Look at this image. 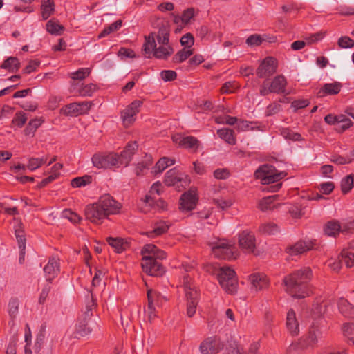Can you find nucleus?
Masks as SVG:
<instances>
[{
    "instance_id": "obj_1",
    "label": "nucleus",
    "mask_w": 354,
    "mask_h": 354,
    "mask_svg": "<svg viewBox=\"0 0 354 354\" xmlns=\"http://www.w3.org/2000/svg\"><path fill=\"white\" fill-rule=\"evenodd\" d=\"M121 207L120 203L110 194H106L101 196L97 202L86 206L85 216L91 223L99 225L109 215L118 214Z\"/></svg>"
},
{
    "instance_id": "obj_2",
    "label": "nucleus",
    "mask_w": 354,
    "mask_h": 354,
    "mask_svg": "<svg viewBox=\"0 0 354 354\" xmlns=\"http://www.w3.org/2000/svg\"><path fill=\"white\" fill-rule=\"evenodd\" d=\"M313 278V272L309 267H304L295 271L283 279L286 292L292 297L302 299L309 296L308 283Z\"/></svg>"
},
{
    "instance_id": "obj_3",
    "label": "nucleus",
    "mask_w": 354,
    "mask_h": 354,
    "mask_svg": "<svg viewBox=\"0 0 354 354\" xmlns=\"http://www.w3.org/2000/svg\"><path fill=\"white\" fill-rule=\"evenodd\" d=\"M142 268L147 274L160 277L165 273V268L158 260L166 258V253L153 244H147L142 250Z\"/></svg>"
},
{
    "instance_id": "obj_4",
    "label": "nucleus",
    "mask_w": 354,
    "mask_h": 354,
    "mask_svg": "<svg viewBox=\"0 0 354 354\" xmlns=\"http://www.w3.org/2000/svg\"><path fill=\"white\" fill-rule=\"evenodd\" d=\"M216 274L221 286L226 292L234 294L236 292L238 279L234 270L229 266L218 267Z\"/></svg>"
},
{
    "instance_id": "obj_5",
    "label": "nucleus",
    "mask_w": 354,
    "mask_h": 354,
    "mask_svg": "<svg viewBox=\"0 0 354 354\" xmlns=\"http://www.w3.org/2000/svg\"><path fill=\"white\" fill-rule=\"evenodd\" d=\"M183 287L187 300V315L192 317L196 313L200 295L189 276L183 277Z\"/></svg>"
},
{
    "instance_id": "obj_6",
    "label": "nucleus",
    "mask_w": 354,
    "mask_h": 354,
    "mask_svg": "<svg viewBox=\"0 0 354 354\" xmlns=\"http://www.w3.org/2000/svg\"><path fill=\"white\" fill-rule=\"evenodd\" d=\"M284 171H279L270 165H263L259 167L254 172V177L259 179L262 184H270L280 180L286 176Z\"/></svg>"
},
{
    "instance_id": "obj_7",
    "label": "nucleus",
    "mask_w": 354,
    "mask_h": 354,
    "mask_svg": "<svg viewBox=\"0 0 354 354\" xmlns=\"http://www.w3.org/2000/svg\"><path fill=\"white\" fill-rule=\"evenodd\" d=\"M92 162L98 169L118 168L122 165L119 155L115 153H95L92 157Z\"/></svg>"
},
{
    "instance_id": "obj_8",
    "label": "nucleus",
    "mask_w": 354,
    "mask_h": 354,
    "mask_svg": "<svg viewBox=\"0 0 354 354\" xmlns=\"http://www.w3.org/2000/svg\"><path fill=\"white\" fill-rule=\"evenodd\" d=\"M286 80L283 75L276 76L271 82L268 80H265L260 89V95H268L270 93H282L286 91Z\"/></svg>"
},
{
    "instance_id": "obj_9",
    "label": "nucleus",
    "mask_w": 354,
    "mask_h": 354,
    "mask_svg": "<svg viewBox=\"0 0 354 354\" xmlns=\"http://www.w3.org/2000/svg\"><path fill=\"white\" fill-rule=\"evenodd\" d=\"M239 245L245 253L258 254L255 252L256 239L251 231L245 230L239 234Z\"/></svg>"
},
{
    "instance_id": "obj_10",
    "label": "nucleus",
    "mask_w": 354,
    "mask_h": 354,
    "mask_svg": "<svg viewBox=\"0 0 354 354\" xmlns=\"http://www.w3.org/2000/svg\"><path fill=\"white\" fill-rule=\"evenodd\" d=\"M221 339L214 335L205 339L200 344L199 349L202 354H216L223 348Z\"/></svg>"
},
{
    "instance_id": "obj_11",
    "label": "nucleus",
    "mask_w": 354,
    "mask_h": 354,
    "mask_svg": "<svg viewBox=\"0 0 354 354\" xmlns=\"http://www.w3.org/2000/svg\"><path fill=\"white\" fill-rule=\"evenodd\" d=\"M93 105L91 101L73 102L66 105L62 109V113L66 115H79L88 112Z\"/></svg>"
},
{
    "instance_id": "obj_12",
    "label": "nucleus",
    "mask_w": 354,
    "mask_h": 354,
    "mask_svg": "<svg viewBox=\"0 0 354 354\" xmlns=\"http://www.w3.org/2000/svg\"><path fill=\"white\" fill-rule=\"evenodd\" d=\"M142 101L133 100L121 112V118L125 126L132 124L136 120V115L139 113L140 108L142 105Z\"/></svg>"
},
{
    "instance_id": "obj_13",
    "label": "nucleus",
    "mask_w": 354,
    "mask_h": 354,
    "mask_svg": "<svg viewBox=\"0 0 354 354\" xmlns=\"http://www.w3.org/2000/svg\"><path fill=\"white\" fill-rule=\"evenodd\" d=\"M322 333L318 327L313 326L308 333L302 336L299 340V346L302 349L314 347L322 337Z\"/></svg>"
},
{
    "instance_id": "obj_14",
    "label": "nucleus",
    "mask_w": 354,
    "mask_h": 354,
    "mask_svg": "<svg viewBox=\"0 0 354 354\" xmlns=\"http://www.w3.org/2000/svg\"><path fill=\"white\" fill-rule=\"evenodd\" d=\"M198 202L197 194L194 190L183 193L179 201V210L183 213L189 212L195 209Z\"/></svg>"
},
{
    "instance_id": "obj_15",
    "label": "nucleus",
    "mask_w": 354,
    "mask_h": 354,
    "mask_svg": "<svg viewBox=\"0 0 354 354\" xmlns=\"http://www.w3.org/2000/svg\"><path fill=\"white\" fill-rule=\"evenodd\" d=\"M277 60L271 57L264 59L256 71L259 78H268L275 73L277 71Z\"/></svg>"
},
{
    "instance_id": "obj_16",
    "label": "nucleus",
    "mask_w": 354,
    "mask_h": 354,
    "mask_svg": "<svg viewBox=\"0 0 354 354\" xmlns=\"http://www.w3.org/2000/svg\"><path fill=\"white\" fill-rule=\"evenodd\" d=\"M173 142L178 145L179 147L192 149L196 151L200 145V142L194 136H183L182 134L177 133L171 138Z\"/></svg>"
},
{
    "instance_id": "obj_17",
    "label": "nucleus",
    "mask_w": 354,
    "mask_h": 354,
    "mask_svg": "<svg viewBox=\"0 0 354 354\" xmlns=\"http://www.w3.org/2000/svg\"><path fill=\"white\" fill-rule=\"evenodd\" d=\"M232 245L224 241H220L212 247V252L215 257L221 259H230L233 256Z\"/></svg>"
},
{
    "instance_id": "obj_18",
    "label": "nucleus",
    "mask_w": 354,
    "mask_h": 354,
    "mask_svg": "<svg viewBox=\"0 0 354 354\" xmlns=\"http://www.w3.org/2000/svg\"><path fill=\"white\" fill-rule=\"evenodd\" d=\"M286 329L290 335L295 337L299 333V323L294 310L290 309L286 315Z\"/></svg>"
},
{
    "instance_id": "obj_19",
    "label": "nucleus",
    "mask_w": 354,
    "mask_h": 354,
    "mask_svg": "<svg viewBox=\"0 0 354 354\" xmlns=\"http://www.w3.org/2000/svg\"><path fill=\"white\" fill-rule=\"evenodd\" d=\"M160 297V294L158 293V292L152 289H149L147 290L148 304L147 311L148 313L149 319L150 320H151L156 317L155 305H159V300Z\"/></svg>"
},
{
    "instance_id": "obj_20",
    "label": "nucleus",
    "mask_w": 354,
    "mask_h": 354,
    "mask_svg": "<svg viewBox=\"0 0 354 354\" xmlns=\"http://www.w3.org/2000/svg\"><path fill=\"white\" fill-rule=\"evenodd\" d=\"M249 281L252 289L255 291L265 289L268 286V280L266 276L262 273H254L249 277Z\"/></svg>"
},
{
    "instance_id": "obj_21",
    "label": "nucleus",
    "mask_w": 354,
    "mask_h": 354,
    "mask_svg": "<svg viewBox=\"0 0 354 354\" xmlns=\"http://www.w3.org/2000/svg\"><path fill=\"white\" fill-rule=\"evenodd\" d=\"M44 271L46 275V280L50 283L59 272L58 259L55 257L50 258L47 265L44 268Z\"/></svg>"
},
{
    "instance_id": "obj_22",
    "label": "nucleus",
    "mask_w": 354,
    "mask_h": 354,
    "mask_svg": "<svg viewBox=\"0 0 354 354\" xmlns=\"http://www.w3.org/2000/svg\"><path fill=\"white\" fill-rule=\"evenodd\" d=\"M313 248V244L310 242L299 241L294 245L288 246L286 251L290 255H298L303 254Z\"/></svg>"
},
{
    "instance_id": "obj_23",
    "label": "nucleus",
    "mask_w": 354,
    "mask_h": 354,
    "mask_svg": "<svg viewBox=\"0 0 354 354\" xmlns=\"http://www.w3.org/2000/svg\"><path fill=\"white\" fill-rule=\"evenodd\" d=\"M138 145L137 142H130L125 147L124 149L122 151L120 156V160L122 162V165L125 167L128 166L130 161L131 160L132 156L137 151Z\"/></svg>"
},
{
    "instance_id": "obj_24",
    "label": "nucleus",
    "mask_w": 354,
    "mask_h": 354,
    "mask_svg": "<svg viewBox=\"0 0 354 354\" xmlns=\"http://www.w3.org/2000/svg\"><path fill=\"white\" fill-rule=\"evenodd\" d=\"M155 33L151 32L147 37H145V41L142 46V51L143 55L147 58H150L153 53L156 44L155 41Z\"/></svg>"
},
{
    "instance_id": "obj_25",
    "label": "nucleus",
    "mask_w": 354,
    "mask_h": 354,
    "mask_svg": "<svg viewBox=\"0 0 354 354\" xmlns=\"http://www.w3.org/2000/svg\"><path fill=\"white\" fill-rule=\"evenodd\" d=\"M91 318H86L85 317H81L78 319L75 334L77 337H84L90 334L92 331L91 327L88 326V321Z\"/></svg>"
},
{
    "instance_id": "obj_26",
    "label": "nucleus",
    "mask_w": 354,
    "mask_h": 354,
    "mask_svg": "<svg viewBox=\"0 0 354 354\" xmlns=\"http://www.w3.org/2000/svg\"><path fill=\"white\" fill-rule=\"evenodd\" d=\"M156 38L160 45H167L169 44V26L167 22H162L160 24Z\"/></svg>"
},
{
    "instance_id": "obj_27",
    "label": "nucleus",
    "mask_w": 354,
    "mask_h": 354,
    "mask_svg": "<svg viewBox=\"0 0 354 354\" xmlns=\"http://www.w3.org/2000/svg\"><path fill=\"white\" fill-rule=\"evenodd\" d=\"M162 192V184L160 182L153 183L148 194H146L143 202L149 205H152L155 202L156 198V195L159 196Z\"/></svg>"
},
{
    "instance_id": "obj_28",
    "label": "nucleus",
    "mask_w": 354,
    "mask_h": 354,
    "mask_svg": "<svg viewBox=\"0 0 354 354\" xmlns=\"http://www.w3.org/2000/svg\"><path fill=\"white\" fill-rule=\"evenodd\" d=\"M182 180V174L176 168L168 171L165 177V183L167 186H174Z\"/></svg>"
},
{
    "instance_id": "obj_29",
    "label": "nucleus",
    "mask_w": 354,
    "mask_h": 354,
    "mask_svg": "<svg viewBox=\"0 0 354 354\" xmlns=\"http://www.w3.org/2000/svg\"><path fill=\"white\" fill-rule=\"evenodd\" d=\"M341 224L336 220L328 221L324 227V232L329 236L335 237L340 232Z\"/></svg>"
},
{
    "instance_id": "obj_30",
    "label": "nucleus",
    "mask_w": 354,
    "mask_h": 354,
    "mask_svg": "<svg viewBox=\"0 0 354 354\" xmlns=\"http://www.w3.org/2000/svg\"><path fill=\"white\" fill-rule=\"evenodd\" d=\"M174 53L173 48L169 45H162L158 48L155 47L153 55L158 59H167Z\"/></svg>"
},
{
    "instance_id": "obj_31",
    "label": "nucleus",
    "mask_w": 354,
    "mask_h": 354,
    "mask_svg": "<svg viewBox=\"0 0 354 354\" xmlns=\"http://www.w3.org/2000/svg\"><path fill=\"white\" fill-rule=\"evenodd\" d=\"M278 198L277 195L270 196L263 198L259 201V208L263 211L272 210L278 207V205L274 204V201Z\"/></svg>"
},
{
    "instance_id": "obj_32",
    "label": "nucleus",
    "mask_w": 354,
    "mask_h": 354,
    "mask_svg": "<svg viewBox=\"0 0 354 354\" xmlns=\"http://www.w3.org/2000/svg\"><path fill=\"white\" fill-rule=\"evenodd\" d=\"M341 87V84L337 82L325 84L319 91V94H320V96L323 95H336L339 93Z\"/></svg>"
},
{
    "instance_id": "obj_33",
    "label": "nucleus",
    "mask_w": 354,
    "mask_h": 354,
    "mask_svg": "<svg viewBox=\"0 0 354 354\" xmlns=\"http://www.w3.org/2000/svg\"><path fill=\"white\" fill-rule=\"evenodd\" d=\"M328 304L326 301H316L312 308V316L314 319L321 318L326 313Z\"/></svg>"
},
{
    "instance_id": "obj_34",
    "label": "nucleus",
    "mask_w": 354,
    "mask_h": 354,
    "mask_svg": "<svg viewBox=\"0 0 354 354\" xmlns=\"http://www.w3.org/2000/svg\"><path fill=\"white\" fill-rule=\"evenodd\" d=\"M1 68L8 70L9 72L15 73L20 68V62L17 57H10L1 65Z\"/></svg>"
},
{
    "instance_id": "obj_35",
    "label": "nucleus",
    "mask_w": 354,
    "mask_h": 354,
    "mask_svg": "<svg viewBox=\"0 0 354 354\" xmlns=\"http://www.w3.org/2000/svg\"><path fill=\"white\" fill-rule=\"evenodd\" d=\"M41 10L43 19L46 20L55 11L53 0H42Z\"/></svg>"
},
{
    "instance_id": "obj_36",
    "label": "nucleus",
    "mask_w": 354,
    "mask_h": 354,
    "mask_svg": "<svg viewBox=\"0 0 354 354\" xmlns=\"http://www.w3.org/2000/svg\"><path fill=\"white\" fill-rule=\"evenodd\" d=\"M169 225L165 221H160L156 223L152 231L148 232L147 235L149 237L154 238L160 236L167 232Z\"/></svg>"
},
{
    "instance_id": "obj_37",
    "label": "nucleus",
    "mask_w": 354,
    "mask_h": 354,
    "mask_svg": "<svg viewBox=\"0 0 354 354\" xmlns=\"http://www.w3.org/2000/svg\"><path fill=\"white\" fill-rule=\"evenodd\" d=\"M46 26V30L51 35H60L64 30V27L60 25L55 19L49 20Z\"/></svg>"
},
{
    "instance_id": "obj_38",
    "label": "nucleus",
    "mask_w": 354,
    "mask_h": 354,
    "mask_svg": "<svg viewBox=\"0 0 354 354\" xmlns=\"http://www.w3.org/2000/svg\"><path fill=\"white\" fill-rule=\"evenodd\" d=\"M218 136L227 143L230 145L236 144V138L234 135V131L230 129L224 128L217 131Z\"/></svg>"
},
{
    "instance_id": "obj_39",
    "label": "nucleus",
    "mask_w": 354,
    "mask_h": 354,
    "mask_svg": "<svg viewBox=\"0 0 354 354\" xmlns=\"http://www.w3.org/2000/svg\"><path fill=\"white\" fill-rule=\"evenodd\" d=\"M21 223L19 222L18 227L15 228V233L17 241L18 242L19 248L22 254H24L26 249V238L24 230L21 229Z\"/></svg>"
},
{
    "instance_id": "obj_40",
    "label": "nucleus",
    "mask_w": 354,
    "mask_h": 354,
    "mask_svg": "<svg viewBox=\"0 0 354 354\" xmlns=\"http://www.w3.org/2000/svg\"><path fill=\"white\" fill-rule=\"evenodd\" d=\"M338 308L343 315L351 317L354 306H352L348 300L341 298L338 301Z\"/></svg>"
},
{
    "instance_id": "obj_41",
    "label": "nucleus",
    "mask_w": 354,
    "mask_h": 354,
    "mask_svg": "<svg viewBox=\"0 0 354 354\" xmlns=\"http://www.w3.org/2000/svg\"><path fill=\"white\" fill-rule=\"evenodd\" d=\"M259 231L263 234H275L279 231L278 225L272 222L261 224L259 227Z\"/></svg>"
},
{
    "instance_id": "obj_42",
    "label": "nucleus",
    "mask_w": 354,
    "mask_h": 354,
    "mask_svg": "<svg viewBox=\"0 0 354 354\" xmlns=\"http://www.w3.org/2000/svg\"><path fill=\"white\" fill-rule=\"evenodd\" d=\"M194 53V50L184 48L179 50L172 58V61L175 64L181 63L185 61L189 57Z\"/></svg>"
},
{
    "instance_id": "obj_43",
    "label": "nucleus",
    "mask_w": 354,
    "mask_h": 354,
    "mask_svg": "<svg viewBox=\"0 0 354 354\" xmlns=\"http://www.w3.org/2000/svg\"><path fill=\"white\" fill-rule=\"evenodd\" d=\"M44 120L41 118H35L31 120L27 127L24 129V133L26 136H33L37 129L39 128Z\"/></svg>"
},
{
    "instance_id": "obj_44",
    "label": "nucleus",
    "mask_w": 354,
    "mask_h": 354,
    "mask_svg": "<svg viewBox=\"0 0 354 354\" xmlns=\"http://www.w3.org/2000/svg\"><path fill=\"white\" fill-rule=\"evenodd\" d=\"M122 24V21L121 19L115 21L113 24L104 28V29L98 35V38L100 39L102 37H104L109 35V34L118 30L121 28Z\"/></svg>"
},
{
    "instance_id": "obj_45",
    "label": "nucleus",
    "mask_w": 354,
    "mask_h": 354,
    "mask_svg": "<svg viewBox=\"0 0 354 354\" xmlns=\"http://www.w3.org/2000/svg\"><path fill=\"white\" fill-rule=\"evenodd\" d=\"M339 263L344 264L347 268H351L354 266V253L343 250L341 253Z\"/></svg>"
},
{
    "instance_id": "obj_46",
    "label": "nucleus",
    "mask_w": 354,
    "mask_h": 354,
    "mask_svg": "<svg viewBox=\"0 0 354 354\" xmlns=\"http://www.w3.org/2000/svg\"><path fill=\"white\" fill-rule=\"evenodd\" d=\"M227 354H246L243 346L235 340H230L227 347Z\"/></svg>"
},
{
    "instance_id": "obj_47",
    "label": "nucleus",
    "mask_w": 354,
    "mask_h": 354,
    "mask_svg": "<svg viewBox=\"0 0 354 354\" xmlns=\"http://www.w3.org/2000/svg\"><path fill=\"white\" fill-rule=\"evenodd\" d=\"M174 163H175L174 160L169 159L166 157L160 158L156 164V166L154 167V172L155 173H161L167 167L171 166Z\"/></svg>"
},
{
    "instance_id": "obj_48",
    "label": "nucleus",
    "mask_w": 354,
    "mask_h": 354,
    "mask_svg": "<svg viewBox=\"0 0 354 354\" xmlns=\"http://www.w3.org/2000/svg\"><path fill=\"white\" fill-rule=\"evenodd\" d=\"M107 242L118 253H120L125 250V244L121 238L109 237L107 238Z\"/></svg>"
},
{
    "instance_id": "obj_49",
    "label": "nucleus",
    "mask_w": 354,
    "mask_h": 354,
    "mask_svg": "<svg viewBox=\"0 0 354 354\" xmlns=\"http://www.w3.org/2000/svg\"><path fill=\"white\" fill-rule=\"evenodd\" d=\"M354 176L349 174L342 180L341 189L343 194H347L353 187Z\"/></svg>"
},
{
    "instance_id": "obj_50",
    "label": "nucleus",
    "mask_w": 354,
    "mask_h": 354,
    "mask_svg": "<svg viewBox=\"0 0 354 354\" xmlns=\"http://www.w3.org/2000/svg\"><path fill=\"white\" fill-rule=\"evenodd\" d=\"M88 298L86 303L85 310L83 313V317H85L86 318H91L93 316L92 311L95 308L96 303L92 295L88 294Z\"/></svg>"
},
{
    "instance_id": "obj_51",
    "label": "nucleus",
    "mask_w": 354,
    "mask_h": 354,
    "mask_svg": "<svg viewBox=\"0 0 354 354\" xmlns=\"http://www.w3.org/2000/svg\"><path fill=\"white\" fill-rule=\"evenodd\" d=\"M281 134L286 140H291L293 141H299L302 140L300 133L294 132L288 128L281 129Z\"/></svg>"
},
{
    "instance_id": "obj_52",
    "label": "nucleus",
    "mask_w": 354,
    "mask_h": 354,
    "mask_svg": "<svg viewBox=\"0 0 354 354\" xmlns=\"http://www.w3.org/2000/svg\"><path fill=\"white\" fill-rule=\"evenodd\" d=\"M91 176L85 175L82 177H77L73 178L71 182V185L73 187H80L91 183Z\"/></svg>"
},
{
    "instance_id": "obj_53",
    "label": "nucleus",
    "mask_w": 354,
    "mask_h": 354,
    "mask_svg": "<svg viewBox=\"0 0 354 354\" xmlns=\"http://www.w3.org/2000/svg\"><path fill=\"white\" fill-rule=\"evenodd\" d=\"M91 69L88 68H80L70 74V77L75 80H82L89 75Z\"/></svg>"
},
{
    "instance_id": "obj_54",
    "label": "nucleus",
    "mask_w": 354,
    "mask_h": 354,
    "mask_svg": "<svg viewBox=\"0 0 354 354\" xmlns=\"http://www.w3.org/2000/svg\"><path fill=\"white\" fill-rule=\"evenodd\" d=\"M97 90L96 85L93 84H88L84 86H82L78 90V93L80 95L86 97V96H91L92 94Z\"/></svg>"
},
{
    "instance_id": "obj_55",
    "label": "nucleus",
    "mask_w": 354,
    "mask_h": 354,
    "mask_svg": "<svg viewBox=\"0 0 354 354\" xmlns=\"http://www.w3.org/2000/svg\"><path fill=\"white\" fill-rule=\"evenodd\" d=\"M47 161L46 158H31L29 159L28 164L27 165V168L31 171L35 170L37 168L40 167L41 165L45 164Z\"/></svg>"
},
{
    "instance_id": "obj_56",
    "label": "nucleus",
    "mask_w": 354,
    "mask_h": 354,
    "mask_svg": "<svg viewBox=\"0 0 354 354\" xmlns=\"http://www.w3.org/2000/svg\"><path fill=\"white\" fill-rule=\"evenodd\" d=\"M151 165V161L150 159L138 163L135 167L136 175L138 176L144 175L145 171L149 169Z\"/></svg>"
},
{
    "instance_id": "obj_57",
    "label": "nucleus",
    "mask_w": 354,
    "mask_h": 354,
    "mask_svg": "<svg viewBox=\"0 0 354 354\" xmlns=\"http://www.w3.org/2000/svg\"><path fill=\"white\" fill-rule=\"evenodd\" d=\"M239 87V84L235 81L227 82L221 88V93H231L234 92Z\"/></svg>"
},
{
    "instance_id": "obj_58",
    "label": "nucleus",
    "mask_w": 354,
    "mask_h": 354,
    "mask_svg": "<svg viewBox=\"0 0 354 354\" xmlns=\"http://www.w3.org/2000/svg\"><path fill=\"white\" fill-rule=\"evenodd\" d=\"M342 332L345 337L347 338L348 342L349 343L351 339L354 335V324L353 323H345L342 326Z\"/></svg>"
},
{
    "instance_id": "obj_59",
    "label": "nucleus",
    "mask_w": 354,
    "mask_h": 354,
    "mask_svg": "<svg viewBox=\"0 0 354 354\" xmlns=\"http://www.w3.org/2000/svg\"><path fill=\"white\" fill-rule=\"evenodd\" d=\"M28 118L22 111L16 113L12 122L19 127H22L26 122Z\"/></svg>"
},
{
    "instance_id": "obj_60",
    "label": "nucleus",
    "mask_w": 354,
    "mask_h": 354,
    "mask_svg": "<svg viewBox=\"0 0 354 354\" xmlns=\"http://www.w3.org/2000/svg\"><path fill=\"white\" fill-rule=\"evenodd\" d=\"M288 212L291 216L294 218H301L304 214L301 205L299 204L291 205L288 208Z\"/></svg>"
},
{
    "instance_id": "obj_61",
    "label": "nucleus",
    "mask_w": 354,
    "mask_h": 354,
    "mask_svg": "<svg viewBox=\"0 0 354 354\" xmlns=\"http://www.w3.org/2000/svg\"><path fill=\"white\" fill-rule=\"evenodd\" d=\"M63 216L73 223H78L82 219L77 214L71 209H65L63 212Z\"/></svg>"
},
{
    "instance_id": "obj_62",
    "label": "nucleus",
    "mask_w": 354,
    "mask_h": 354,
    "mask_svg": "<svg viewBox=\"0 0 354 354\" xmlns=\"http://www.w3.org/2000/svg\"><path fill=\"white\" fill-rule=\"evenodd\" d=\"M353 160H354V151L353 152V158H347L346 157H343L342 156L335 155L332 156L330 158V161L333 163L337 165H345L350 163Z\"/></svg>"
},
{
    "instance_id": "obj_63",
    "label": "nucleus",
    "mask_w": 354,
    "mask_h": 354,
    "mask_svg": "<svg viewBox=\"0 0 354 354\" xmlns=\"http://www.w3.org/2000/svg\"><path fill=\"white\" fill-rule=\"evenodd\" d=\"M180 41L185 48H190L194 43V38L191 33H187L181 37Z\"/></svg>"
},
{
    "instance_id": "obj_64",
    "label": "nucleus",
    "mask_w": 354,
    "mask_h": 354,
    "mask_svg": "<svg viewBox=\"0 0 354 354\" xmlns=\"http://www.w3.org/2000/svg\"><path fill=\"white\" fill-rule=\"evenodd\" d=\"M338 45L342 48H352L354 46V41L348 37H342L338 40Z\"/></svg>"
}]
</instances>
